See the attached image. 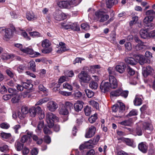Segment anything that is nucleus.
Instances as JSON below:
<instances>
[{
  "label": "nucleus",
  "mask_w": 155,
  "mask_h": 155,
  "mask_svg": "<svg viewBox=\"0 0 155 155\" xmlns=\"http://www.w3.org/2000/svg\"><path fill=\"white\" fill-rule=\"evenodd\" d=\"M46 121L49 127H45L43 131L45 134H50L52 132L50 128H52L54 125V121H58L59 118L51 113H49L46 114Z\"/></svg>",
  "instance_id": "1"
},
{
  "label": "nucleus",
  "mask_w": 155,
  "mask_h": 155,
  "mask_svg": "<svg viewBox=\"0 0 155 155\" xmlns=\"http://www.w3.org/2000/svg\"><path fill=\"white\" fill-rule=\"evenodd\" d=\"M29 112L31 116L32 117H35L36 114H38L40 119H43L45 117L44 112L42 110L41 107L39 106L31 108L29 110Z\"/></svg>",
  "instance_id": "2"
},
{
  "label": "nucleus",
  "mask_w": 155,
  "mask_h": 155,
  "mask_svg": "<svg viewBox=\"0 0 155 155\" xmlns=\"http://www.w3.org/2000/svg\"><path fill=\"white\" fill-rule=\"evenodd\" d=\"M95 15L97 19L95 18L96 21H99L100 22H102L106 21L109 18V16L105 14L104 11L101 10L97 11L95 13Z\"/></svg>",
  "instance_id": "3"
},
{
  "label": "nucleus",
  "mask_w": 155,
  "mask_h": 155,
  "mask_svg": "<svg viewBox=\"0 0 155 155\" xmlns=\"http://www.w3.org/2000/svg\"><path fill=\"white\" fill-rule=\"evenodd\" d=\"M78 77L81 81L88 83L91 79V76L85 71H81L78 75Z\"/></svg>",
  "instance_id": "4"
},
{
  "label": "nucleus",
  "mask_w": 155,
  "mask_h": 155,
  "mask_svg": "<svg viewBox=\"0 0 155 155\" xmlns=\"http://www.w3.org/2000/svg\"><path fill=\"white\" fill-rule=\"evenodd\" d=\"M96 130V128L94 126H91L89 127L87 130L85 135V137L86 138H90L92 137L94 135Z\"/></svg>",
  "instance_id": "5"
},
{
  "label": "nucleus",
  "mask_w": 155,
  "mask_h": 155,
  "mask_svg": "<svg viewBox=\"0 0 155 155\" xmlns=\"http://www.w3.org/2000/svg\"><path fill=\"white\" fill-rule=\"evenodd\" d=\"M22 52L30 54L31 57H36L40 55V54L39 53L35 52L32 48H24V49L22 50Z\"/></svg>",
  "instance_id": "6"
},
{
  "label": "nucleus",
  "mask_w": 155,
  "mask_h": 155,
  "mask_svg": "<svg viewBox=\"0 0 155 155\" xmlns=\"http://www.w3.org/2000/svg\"><path fill=\"white\" fill-rule=\"evenodd\" d=\"M48 109L51 112L54 111L58 107L57 104L54 101H51L47 104Z\"/></svg>",
  "instance_id": "7"
},
{
  "label": "nucleus",
  "mask_w": 155,
  "mask_h": 155,
  "mask_svg": "<svg viewBox=\"0 0 155 155\" xmlns=\"http://www.w3.org/2000/svg\"><path fill=\"white\" fill-rule=\"evenodd\" d=\"M100 88L102 91L105 92L108 91L111 87L109 82L103 81L101 83Z\"/></svg>",
  "instance_id": "8"
},
{
  "label": "nucleus",
  "mask_w": 155,
  "mask_h": 155,
  "mask_svg": "<svg viewBox=\"0 0 155 155\" xmlns=\"http://www.w3.org/2000/svg\"><path fill=\"white\" fill-rule=\"evenodd\" d=\"M57 48L60 47L59 49L57 51V52L59 54H61L69 50L65 44L62 42H60L59 45H57Z\"/></svg>",
  "instance_id": "9"
},
{
  "label": "nucleus",
  "mask_w": 155,
  "mask_h": 155,
  "mask_svg": "<svg viewBox=\"0 0 155 155\" xmlns=\"http://www.w3.org/2000/svg\"><path fill=\"white\" fill-rule=\"evenodd\" d=\"M54 17L57 20L61 21L66 18V15L64 13L60 11H57L55 12L54 15Z\"/></svg>",
  "instance_id": "10"
},
{
  "label": "nucleus",
  "mask_w": 155,
  "mask_h": 155,
  "mask_svg": "<svg viewBox=\"0 0 155 155\" xmlns=\"http://www.w3.org/2000/svg\"><path fill=\"white\" fill-rule=\"evenodd\" d=\"M109 83L111 88H116L117 86V82L116 78L112 75L109 76Z\"/></svg>",
  "instance_id": "11"
},
{
  "label": "nucleus",
  "mask_w": 155,
  "mask_h": 155,
  "mask_svg": "<svg viewBox=\"0 0 155 155\" xmlns=\"http://www.w3.org/2000/svg\"><path fill=\"white\" fill-rule=\"evenodd\" d=\"M12 36V31L10 28L5 29V33L3 36V39L6 41H8Z\"/></svg>",
  "instance_id": "12"
},
{
  "label": "nucleus",
  "mask_w": 155,
  "mask_h": 155,
  "mask_svg": "<svg viewBox=\"0 0 155 155\" xmlns=\"http://www.w3.org/2000/svg\"><path fill=\"white\" fill-rule=\"evenodd\" d=\"M84 103L80 101H77L74 104V107L75 111L78 112L81 111L83 107Z\"/></svg>",
  "instance_id": "13"
},
{
  "label": "nucleus",
  "mask_w": 155,
  "mask_h": 155,
  "mask_svg": "<svg viewBox=\"0 0 155 155\" xmlns=\"http://www.w3.org/2000/svg\"><path fill=\"white\" fill-rule=\"evenodd\" d=\"M139 149L143 153H146L148 150V145L145 142H142L138 145Z\"/></svg>",
  "instance_id": "14"
},
{
  "label": "nucleus",
  "mask_w": 155,
  "mask_h": 155,
  "mask_svg": "<svg viewBox=\"0 0 155 155\" xmlns=\"http://www.w3.org/2000/svg\"><path fill=\"white\" fill-rule=\"evenodd\" d=\"M146 44L142 42L141 41H140V42H139L136 46L135 49L136 50L139 51L147 49V47L146 45Z\"/></svg>",
  "instance_id": "15"
},
{
  "label": "nucleus",
  "mask_w": 155,
  "mask_h": 155,
  "mask_svg": "<svg viewBox=\"0 0 155 155\" xmlns=\"http://www.w3.org/2000/svg\"><path fill=\"white\" fill-rule=\"evenodd\" d=\"M143 129L149 133L153 130V127L151 124L145 122L143 124Z\"/></svg>",
  "instance_id": "16"
},
{
  "label": "nucleus",
  "mask_w": 155,
  "mask_h": 155,
  "mask_svg": "<svg viewBox=\"0 0 155 155\" xmlns=\"http://www.w3.org/2000/svg\"><path fill=\"white\" fill-rule=\"evenodd\" d=\"M58 5L62 8H69V4L68 1H60L58 3Z\"/></svg>",
  "instance_id": "17"
},
{
  "label": "nucleus",
  "mask_w": 155,
  "mask_h": 155,
  "mask_svg": "<svg viewBox=\"0 0 155 155\" xmlns=\"http://www.w3.org/2000/svg\"><path fill=\"white\" fill-rule=\"evenodd\" d=\"M126 68V65L124 64H122L121 65H117L115 68L117 71L121 74L124 71Z\"/></svg>",
  "instance_id": "18"
},
{
  "label": "nucleus",
  "mask_w": 155,
  "mask_h": 155,
  "mask_svg": "<svg viewBox=\"0 0 155 155\" xmlns=\"http://www.w3.org/2000/svg\"><path fill=\"white\" fill-rule=\"evenodd\" d=\"M140 35L141 37L145 39L149 36V34L147 30L145 29H142L140 31Z\"/></svg>",
  "instance_id": "19"
},
{
  "label": "nucleus",
  "mask_w": 155,
  "mask_h": 155,
  "mask_svg": "<svg viewBox=\"0 0 155 155\" xmlns=\"http://www.w3.org/2000/svg\"><path fill=\"white\" fill-rule=\"evenodd\" d=\"M26 18L28 21L36 19V17L32 12H28L26 14Z\"/></svg>",
  "instance_id": "20"
},
{
  "label": "nucleus",
  "mask_w": 155,
  "mask_h": 155,
  "mask_svg": "<svg viewBox=\"0 0 155 155\" xmlns=\"http://www.w3.org/2000/svg\"><path fill=\"white\" fill-rule=\"evenodd\" d=\"M136 60L139 62L141 65H143L145 62V59L141 55H137L135 56Z\"/></svg>",
  "instance_id": "21"
},
{
  "label": "nucleus",
  "mask_w": 155,
  "mask_h": 155,
  "mask_svg": "<svg viewBox=\"0 0 155 155\" xmlns=\"http://www.w3.org/2000/svg\"><path fill=\"white\" fill-rule=\"evenodd\" d=\"M153 71V69L150 66H147L146 69L144 70L143 74L145 77H146L147 75L150 74Z\"/></svg>",
  "instance_id": "22"
},
{
  "label": "nucleus",
  "mask_w": 155,
  "mask_h": 155,
  "mask_svg": "<svg viewBox=\"0 0 155 155\" xmlns=\"http://www.w3.org/2000/svg\"><path fill=\"white\" fill-rule=\"evenodd\" d=\"M134 103L135 106H140L142 103V100L138 95H136L134 101Z\"/></svg>",
  "instance_id": "23"
},
{
  "label": "nucleus",
  "mask_w": 155,
  "mask_h": 155,
  "mask_svg": "<svg viewBox=\"0 0 155 155\" xmlns=\"http://www.w3.org/2000/svg\"><path fill=\"white\" fill-rule=\"evenodd\" d=\"M125 61L127 64L132 65H135L137 63V61L132 58H126Z\"/></svg>",
  "instance_id": "24"
},
{
  "label": "nucleus",
  "mask_w": 155,
  "mask_h": 155,
  "mask_svg": "<svg viewBox=\"0 0 155 155\" xmlns=\"http://www.w3.org/2000/svg\"><path fill=\"white\" fill-rule=\"evenodd\" d=\"M59 113L60 114L67 115L69 114V111L65 107L63 106L59 109Z\"/></svg>",
  "instance_id": "25"
},
{
  "label": "nucleus",
  "mask_w": 155,
  "mask_h": 155,
  "mask_svg": "<svg viewBox=\"0 0 155 155\" xmlns=\"http://www.w3.org/2000/svg\"><path fill=\"white\" fill-rule=\"evenodd\" d=\"M132 123V119L130 118L122 122H118L119 124L125 126H130L131 125Z\"/></svg>",
  "instance_id": "26"
},
{
  "label": "nucleus",
  "mask_w": 155,
  "mask_h": 155,
  "mask_svg": "<svg viewBox=\"0 0 155 155\" xmlns=\"http://www.w3.org/2000/svg\"><path fill=\"white\" fill-rule=\"evenodd\" d=\"M24 144L21 143L19 141H16L15 143V147L16 150L18 151L21 150L23 147Z\"/></svg>",
  "instance_id": "27"
},
{
  "label": "nucleus",
  "mask_w": 155,
  "mask_h": 155,
  "mask_svg": "<svg viewBox=\"0 0 155 155\" xmlns=\"http://www.w3.org/2000/svg\"><path fill=\"white\" fill-rule=\"evenodd\" d=\"M51 45V43L48 39H45L42 42L41 45L43 48H48Z\"/></svg>",
  "instance_id": "28"
},
{
  "label": "nucleus",
  "mask_w": 155,
  "mask_h": 155,
  "mask_svg": "<svg viewBox=\"0 0 155 155\" xmlns=\"http://www.w3.org/2000/svg\"><path fill=\"white\" fill-rule=\"evenodd\" d=\"M26 134L28 136L29 138L32 137L34 140H36L38 139V137L33 134V133L31 131H29L28 130L26 131Z\"/></svg>",
  "instance_id": "29"
},
{
  "label": "nucleus",
  "mask_w": 155,
  "mask_h": 155,
  "mask_svg": "<svg viewBox=\"0 0 155 155\" xmlns=\"http://www.w3.org/2000/svg\"><path fill=\"white\" fill-rule=\"evenodd\" d=\"M89 86L92 89H96L98 87V84L97 82L92 80L90 83Z\"/></svg>",
  "instance_id": "30"
},
{
  "label": "nucleus",
  "mask_w": 155,
  "mask_h": 155,
  "mask_svg": "<svg viewBox=\"0 0 155 155\" xmlns=\"http://www.w3.org/2000/svg\"><path fill=\"white\" fill-rule=\"evenodd\" d=\"M71 29L75 31H79L80 30L79 25H78V23L75 22L74 23H71Z\"/></svg>",
  "instance_id": "31"
},
{
  "label": "nucleus",
  "mask_w": 155,
  "mask_h": 155,
  "mask_svg": "<svg viewBox=\"0 0 155 155\" xmlns=\"http://www.w3.org/2000/svg\"><path fill=\"white\" fill-rule=\"evenodd\" d=\"M146 14L147 16L150 18H151L153 19V18L155 15V12L153 10H150L147 11L146 13Z\"/></svg>",
  "instance_id": "32"
},
{
  "label": "nucleus",
  "mask_w": 155,
  "mask_h": 155,
  "mask_svg": "<svg viewBox=\"0 0 155 155\" xmlns=\"http://www.w3.org/2000/svg\"><path fill=\"white\" fill-rule=\"evenodd\" d=\"M29 34L33 38L41 37L42 35L39 32L35 31L31 32H30Z\"/></svg>",
  "instance_id": "33"
},
{
  "label": "nucleus",
  "mask_w": 155,
  "mask_h": 155,
  "mask_svg": "<svg viewBox=\"0 0 155 155\" xmlns=\"http://www.w3.org/2000/svg\"><path fill=\"white\" fill-rule=\"evenodd\" d=\"M116 1V0H106V4L108 8H110L115 3Z\"/></svg>",
  "instance_id": "34"
},
{
  "label": "nucleus",
  "mask_w": 155,
  "mask_h": 155,
  "mask_svg": "<svg viewBox=\"0 0 155 155\" xmlns=\"http://www.w3.org/2000/svg\"><path fill=\"white\" fill-rule=\"evenodd\" d=\"M121 91L122 89L121 88H119L117 90L111 92L110 94L113 96H118L120 95Z\"/></svg>",
  "instance_id": "35"
},
{
  "label": "nucleus",
  "mask_w": 155,
  "mask_h": 155,
  "mask_svg": "<svg viewBox=\"0 0 155 155\" xmlns=\"http://www.w3.org/2000/svg\"><path fill=\"white\" fill-rule=\"evenodd\" d=\"M13 55L12 54H10L7 53H5L2 55V59H8L13 58Z\"/></svg>",
  "instance_id": "36"
},
{
  "label": "nucleus",
  "mask_w": 155,
  "mask_h": 155,
  "mask_svg": "<svg viewBox=\"0 0 155 155\" xmlns=\"http://www.w3.org/2000/svg\"><path fill=\"white\" fill-rule=\"evenodd\" d=\"M49 99L48 98L45 97L42 99H41L38 101L35 105H41L43 104L44 103L49 100Z\"/></svg>",
  "instance_id": "37"
},
{
  "label": "nucleus",
  "mask_w": 155,
  "mask_h": 155,
  "mask_svg": "<svg viewBox=\"0 0 155 155\" xmlns=\"http://www.w3.org/2000/svg\"><path fill=\"white\" fill-rule=\"evenodd\" d=\"M118 105L120 107L119 112L121 114L124 110L125 106L124 104L123 103L120 102H118Z\"/></svg>",
  "instance_id": "38"
},
{
  "label": "nucleus",
  "mask_w": 155,
  "mask_h": 155,
  "mask_svg": "<svg viewBox=\"0 0 155 155\" xmlns=\"http://www.w3.org/2000/svg\"><path fill=\"white\" fill-rule=\"evenodd\" d=\"M84 91L88 97L91 98L94 96V92L92 91L89 89H85Z\"/></svg>",
  "instance_id": "39"
},
{
  "label": "nucleus",
  "mask_w": 155,
  "mask_h": 155,
  "mask_svg": "<svg viewBox=\"0 0 155 155\" xmlns=\"http://www.w3.org/2000/svg\"><path fill=\"white\" fill-rule=\"evenodd\" d=\"M1 136L3 139H7L11 137V134L9 133L2 132L1 134Z\"/></svg>",
  "instance_id": "40"
},
{
  "label": "nucleus",
  "mask_w": 155,
  "mask_h": 155,
  "mask_svg": "<svg viewBox=\"0 0 155 155\" xmlns=\"http://www.w3.org/2000/svg\"><path fill=\"white\" fill-rule=\"evenodd\" d=\"M64 107H65V108L67 109L69 111V110H71V109H73V104L68 102H65V105H64Z\"/></svg>",
  "instance_id": "41"
},
{
  "label": "nucleus",
  "mask_w": 155,
  "mask_h": 155,
  "mask_svg": "<svg viewBox=\"0 0 155 155\" xmlns=\"http://www.w3.org/2000/svg\"><path fill=\"white\" fill-rule=\"evenodd\" d=\"M90 144L88 143H85L81 145L79 147V148L80 150H82L84 149L90 148Z\"/></svg>",
  "instance_id": "42"
},
{
  "label": "nucleus",
  "mask_w": 155,
  "mask_h": 155,
  "mask_svg": "<svg viewBox=\"0 0 155 155\" xmlns=\"http://www.w3.org/2000/svg\"><path fill=\"white\" fill-rule=\"evenodd\" d=\"M21 97L19 95H17L12 99V101L13 103H15L19 102L20 99Z\"/></svg>",
  "instance_id": "43"
},
{
  "label": "nucleus",
  "mask_w": 155,
  "mask_h": 155,
  "mask_svg": "<svg viewBox=\"0 0 155 155\" xmlns=\"http://www.w3.org/2000/svg\"><path fill=\"white\" fill-rule=\"evenodd\" d=\"M61 25L62 28H63L66 29H71V23H70L67 24L64 23H61Z\"/></svg>",
  "instance_id": "44"
},
{
  "label": "nucleus",
  "mask_w": 155,
  "mask_h": 155,
  "mask_svg": "<svg viewBox=\"0 0 155 155\" xmlns=\"http://www.w3.org/2000/svg\"><path fill=\"white\" fill-rule=\"evenodd\" d=\"M107 70L109 74V76L110 75H115L116 74L115 68L112 67H109Z\"/></svg>",
  "instance_id": "45"
},
{
  "label": "nucleus",
  "mask_w": 155,
  "mask_h": 155,
  "mask_svg": "<svg viewBox=\"0 0 155 155\" xmlns=\"http://www.w3.org/2000/svg\"><path fill=\"white\" fill-rule=\"evenodd\" d=\"M63 87L64 88L68 89L69 91H71L73 90L72 87L70 84L67 83H65L63 84Z\"/></svg>",
  "instance_id": "46"
},
{
  "label": "nucleus",
  "mask_w": 155,
  "mask_h": 155,
  "mask_svg": "<svg viewBox=\"0 0 155 155\" xmlns=\"http://www.w3.org/2000/svg\"><path fill=\"white\" fill-rule=\"evenodd\" d=\"M97 114H95L93 116H92L88 119V120L91 123H94L97 119Z\"/></svg>",
  "instance_id": "47"
},
{
  "label": "nucleus",
  "mask_w": 155,
  "mask_h": 155,
  "mask_svg": "<svg viewBox=\"0 0 155 155\" xmlns=\"http://www.w3.org/2000/svg\"><path fill=\"white\" fill-rule=\"evenodd\" d=\"M89 104L92 105L94 107L97 109H99V104L97 102L93 100L89 101Z\"/></svg>",
  "instance_id": "48"
},
{
  "label": "nucleus",
  "mask_w": 155,
  "mask_h": 155,
  "mask_svg": "<svg viewBox=\"0 0 155 155\" xmlns=\"http://www.w3.org/2000/svg\"><path fill=\"white\" fill-rule=\"evenodd\" d=\"M84 111L86 116H89L91 114V107L88 106H87L84 109Z\"/></svg>",
  "instance_id": "49"
},
{
  "label": "nucleus",
  "mask_w": 155,
  "mask_h": 155,
  "mask_svg": "<svg viewBox=\"0 0 155 155\" xmlns=\"http://www.w3.org/2000/svg\"><path fill=\"white\" fill-rule=\"evenodd\" d=\"M8 150V146L7 145H3L0 147V150L2 152H6Z\"/></svg>",
  "instance_id": "50"
},
{
  "label": "nucleus",
  "mask_w": 155,
  "mask_h": 155,
  "mask_svg": "<svg viewBox=\"0 0 155 155\" xmlns=\"http://www.w3.org/2000/svg\"><path fill=\"white\" fill-rule=\"evenodd\" d=\"M36 65L34 61H31L30 62V69L33 71L35 72L36 71Z\"/></svg>",
  "instance_id": "51"
},
{
  "label": "nucleus",
  "mask_w": 155,
  "mask_h": 155,
  "mask_svg": "<svg viewBox=\"0 0 155 155\" xmlns=\"http://www.w3.org/2000/svg\"><path fill=\"white\" fill-rule=\"evenodd\" d=\"M8 91L9 93L12 94V95H16L18 92V91L15 89L12 88H8Z\"/></svg>",
  "instance_id": "52"
},
{
  "label": "nucleus",
  "mask_w": 155,
  "mask_h": 155,
  "mask_svg": "<svg viewBox=\"0 0 155 155\" xmlns=\"http://www.w3.org/2000/svg\"><path fill=\"white\" fill-rule=\"evenodd\" d=\"M59 93L62 94L63 96H69L71 95L72 94L71 92H67L65 91H59Z\"/></svg>",
  "instance_id": "53"
},
{
  "label": "nucleus",
  "mask_w": 155,
  "mask_h": 155,
  "mask_svg": "<svg viewBox=\"0 0 155 155\" xmlns=\"http://www.w3.org/2000/svg\"><path fill=\"white\" fill-rule=\"evenodd\" d=\"M153 20V18L147 16L144 19L143 21L145 24H147L152 21Z\"/></svg>",
  "instance_id": "54"
},
{
  "label": "nucleus",
  "mask_w": 155,
  "mask_h": 155,
  "mask_svg": "<svg viewBox=\"0 0 155 155\" xmlns=\"http://www.w3.org/2000/svg\"><path fill=\"white\" fill-rule=\"evenodd\" d=\"M81 28L85 31H87L89 29V26L86 23H83L81 25Z\"/></svg>",
  "instance_id": "55"
},
{
  "label": "nucleus",
  "mask_w": 155,
  "mask_h": 155,
  "mask_svg": "<svg viewBox=\"0 0 155 155\" xmlns=\"http://www.w3.org/2000/svg\"><path fill=\"white\" fill-rule=\"evenodd\" d=\"M138 17L137 16H134L132 18V20L130 22V26L133 25L135 24L138 20Z\"/></svg>",
  "instance_id": "56"
},
{
  "label": "nucleus",
  "mask_w": 155,
  "mask_h": 155,
  "mask_svg": "<svg viewBox=\"0 0 155 155\" xmlns=\"http://www.w3.org/2000/svg\"><path fill=\"white\" fill-rule=\"evenodd\" d=\"M74 94L75 97L78 98L82 96V93L79 91H76L74 92Z\"/></svg>",
  "instance_id": "57"
},
{
  "label": "nucleus",
  "mask_w": 155,
  "mask_h": 155,
  "mask_svg": "<svg viewBox=\"0 0 155 155\" xmlns=\"http://www.w3.org/2000/svg\"><path fill=\"white\" fill-rule=\"evenodd\" d=\"M124 45L127 51H130L131 49V44L130 42L126 43Z\"/></svg>",
  "instance_id": "58"
},
{
  "label": "nucleus",
  "mask_w": 155,
  "mask_h": 155,
  "mask_svg": "<svg viewBox=\"0 0 155 155\" xmlns=\"http://www.w3.org/2000/svg\"><path fill=\"white\" fill-rule=\"evenodd\" d=\"M28 112V110L27 107H22L21 108V112L22 114L25 115L27 114Z\"/></svg>",
  "instance_id": "59"
},
{
  "label": "nucleus",
  "mask_w": 155,
  "mask_h": 155,
  "mask_svg": "<svg viewBox=\"0 0 155 155\" xmlns=\"http://www.w3.org/2000/svg\"><path fill=\"white\" fill-rule=\"evenodd\" d=\"M23 85L24 88H25L26 89H29L32 87V84H28L26 82L23 83Z\"/></svg>",
  "instance_id": "60"
},
{
  "label": "nucleus",
  "mask_w": 155,
  "mask_h": 155,
  "mask_svg": "<svg viewBox=\"0 0 155 155\" xmlns=\"http://www.w3.org/2000/svg\"><path fill=\"white\" fill-rule=\"evenodd\" d=\"M127 71L129 74L131 75H134L135 73V71L129 66L127 67Z\"/></svg>",
  "instance_id": "61"
},
{
  "label": "nucleus",
  "mask_w": 155,
  "mask_h": 155,
  "mask_svg": "<svg viewBox=\"0 0 155 155\" xmlns=\"http://www.w3.org/2000/svg\"><path fill=\"white\" fill-rule=\"evenodd\" d=\"M137 114V111L135 109H133L129 113L128 115L130 116L136 115Z\"/></svg>",
  "instance_id": "62"
},
{
  "label": "nucleus",
  "mask_w": 155,
  "mask_h": 155,
  "mask_svg": "<svg viewBox=\"0 0 155 155\" xmlns=\"http://www.w3.org/2000/svg\"><path fill=\"white\" fill-rule=\"evenodd\" d=\"M0 127L3 129H8L10 127V126L8 124L3 123L1 124Z\"/></svg>",
  "instance_id": "63"
},
{
  "label": "nucleus",
  "mask_w": 155,
  "mask_h": 155,
  "mask_svg": "<svg viewBox=\"0 0 155 155\" xmlns=\"http://www.w3.org/2000/svg\"><path fill=\"white\" fill-rule=\"evenodd\" d=\"M128 91H122L120 92V95L121 96L124 97V98H126L128 95Z\"/></svg>",
  "instance_id": "64"
}]
</instances>
